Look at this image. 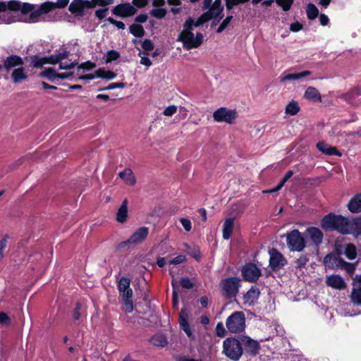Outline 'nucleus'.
Here are the masks:
<instances>
[{"mask_svg": "<svg viewBox=\"0 0 361 361\" xmlns=\"http://www.w3.org/2000/svg\"><path fill=\"white\" fill-rule=\"evenodd\" d=\"M223 11L221 0H214L212 8L203 13L196 20L192 17H188L185 20L183 25V29L179 33L177 40L181 42L187 50L199 47L203 42V35L198 32L195 37L192 32L194 27H200L212 19L218 18V21H220L224 16Z\"/></svg>", "mask_w": 361, "mask_h": 361, "instance_id": "obj_1", "label": "nucleus"}, {"mask_svg": "<svg viewBox=\"0 0 361 361\" xmlns=\"http://www.w3.org/2000/svg\"><path fill=\"white\" fill-rule=\"evenodd\" d=\"M321 228L325 231H336L341 235H361V216L351 219L341 215L330 212L321 219Z\"/></svg>", "mask_w": 361, "mask_h": 361, "instance_id": "obj_2", "label": "nucleus"}, {"mask_svg": "<svg viewBox=\"0 0 361 361\" xmlns=\"http://www.w3.org/2000/svg\"><path fill=\"white\" fill-rule=\"evenodd\" d=\"M33 8V6L30 3L21 4L17 0H11L7 3L6 1H0V19L2 22L10 24L16 22V16L9 15L8 11H20L21 14L26 15L29 13Z\"/></svg>", "mask_w": 361, "mask_h": 361, "instance_id": "obj_3", "label": "nucleus"}, {"mask_svg": "<svg viewBox=\"0 0 361 361\" xmlns=\"http://www.w3.org/2000/svg\"><path fill=\"white\" fill-rule=\"evenodd\" d=\"M70 0H57L56 2L45 1L39 6L32 4L33 8L26 20L27 23H37L44 20V15L48 14L56 8H66Z\"/></svg>", "mask_w": 361, "mask_h": 361, "instance_id": "obj_4", "label": "nucleus"}, {"mask_svg": "<svg viewBox=\"0 0 361 361\" xmlns=\"http://www.w3.org/2000/svg\"><path fill=\"white\" fill-rule=\"evenodd\" d=\"M115 0H72L68 11L75 17H83L86 11L97 6L105 7L111 5Z\"/></svg>", "mask_w": 361, "mask_h": 361, "instance_id": "obj_5", "label": "nucleus"}, {"mask_svg": "<svg viewBox=\"0 0 361 361\" xmlns=\"http://www.w3.org/2000/svg\"><path fill=\"white\" fill-rule=\"evenodd\" d=\"M131 280L126 276H122L118 281V290L119 298L121 299L126 313H131L133 311V291L130 288Z\"/></svg>", "mask_w": 361, "mask_h": 361, "instance_id": "obj_6", "label": "nucleus"}, {"mask_svg": "<svg viewBox=\"0 0 361 361\" xmlns=\"http://www.w3.org/2000/svg\"><path fill=\"white\" fill-rule=\"evenodd\" d=\"M223 353L231 360H239L243 353L241 336L226 338L223 342Z\"/></svg>", "mask_w": 361, "mask_h": 361, "instance_id": "obj_7", "label": "nucleus"}, {"mask_svg": "<svg viewBox=\"0 0 361 361\" xmlns=\"http://www.w3.org/2000/svg\"><path fill=\"white\" fill-rule=\"evenodd\" d=\"M149 234V228L145 226L137 228L126 240L119 243L116 245V250L119 251H128L131 245H135L145 241Z\"/></svg>", "mask_w": 361, "mask_h": 361, "instance_id": "obj_8", "label": "nucleus"}, {"mask_svg": "<svg viewBox=\"0 0 361 361\" xmlns=\"http://www.w3.org/2000/svg\"><path fill=\"white\" fill-rule=\"evenodd\" d=\"M240 279L238 277H228L221 281V293L226 299L236 297L240 287Z\"/></svg>", "mask_w": 361, "mask_h": 361, "instance_id": "obj_9", "label": "nucleus"}, {"mask_svg": "<svg viewBox=\"0 0 361 361\" xmlns=\"http://www.w3.org/2000/svg\"><path fill=\"white\" fill-rule=\"evenodd\" d=\"M245 316L243 312L235 311L226 319V326L228 331L232 334H241L245 329Z\"/></svg>", "mask_w": 361, "mask_h": 361, "instance_id": "obj_10", "label": "nucleus"}, {"mask_svg": "<svg viewBox=\"0 0 361 361\" xmlns=\"http://www.w3.org/2000/svg\"><path fill=\"white\" fill-rule=\"evenodd\" d=\"M286 243L290 250L293 252H302L306 246L305 238L297 229L287 233Z\"/></svg>", "mask_w": 361, "mask_h": 361, "instance_id": "obj_11", "label": "nucleus"}, {"mask_svg": "<svg viewBox=\"0 0 361 361\" xmlns=\"http://www.w3.org/2000/svg\"><path fill=\"white\" fill-rule=\"evenodd\" d=\"M238 117V113L235 109H228L226 107H220L213 113L214 120L216 122H225L228 124L235 123Z\"/></svg>", "mask_w": 361, "mask_h": 361, "instance_id": "obj_12", "label": "nucleus"}, {"mask_svg": "<svg viewBox=\"0 0 361 361\" xmlns=\"http://www.w3.org/2000/svg\"><path fill=\"white\" fill-rule=\"evenodd\" d=\"M241 274L245 281L255 283L262 275V271L255 264L250 262L243 267Z\"/></svg>", "mask_w": 361, "mask_h": 361, "instance_id": "obj_13", "label": "nucleus"}, {"mask_svg": "<svg viewBox=\"0 0 361 361\" xmlns=\"http://www.w3.org/2000/svg\"><path fill=\"white\" fill-rule=\"evenodd\" d=\"M114 15L123 18L133 16L137 10L130 3H121L114 6L111 10Z\"/></svg>", "mask_w": 361, "mask_h": 361, "instance_id": "obj_14", "label": "nucleus"}, {"mask_svg": "<svg viewBox=\"0 0 361 361\" xmlns=\"http://www.w3.org/2000/svg\"><path fill=\"white\" fill-rule=\"evenodd\" d=\"M269 267L273 271L281 269L286 264L287 260L276 249L270 250Z\"/></svg>", "mask_w": 361, "mask_h": 361, "instance_id": "obj_15", "label": "nucleus"}, {"mask_svg": "<svg viewBox=\"0 0 361 361\" xmlns=\"http://www.w3.org/2000/svg\"><path fill=\"white\" fill-rule=\"evenodd\" d=\"M243 350L246 354L251 356H256L259 351V343L247 336H241Z\"/></svg>", "mask_w": 361, "mask_h": 361, "instance_id": "obj_16", "label": "nucleus"}, {"mask_svg": "<svg viewBox=\"0 0 361 361\" xmlns=\"http://www.w3.org/2000/svg\"><path fill=\"white\" fill-rule=\"evenodd\" d=\"M29 60L30 61V66L33 68H41L44 64L55 65L58 63L55 54L42 58H39L37 55H32L29 57Z\"/></svg>", "mask_w": 361, "mask_h": 361, "instance_id": "obj_17", "label": "nucleus"}, {"mask_svg": "<svg viewBox=\"0 0 361 361\" xmlns=\"http://www.w3.org/2000/svg\"><path fill=\"white\" fill-rule=\"evenodd\" d=\"M4 68L8 73L14 68H19L24 64V60L22 57L16 54H11L4 59Z\"/></svg>", "mask_w": 361, "mask_h": 361, "instance_id": "obj_18", "label": "nucleus"}, {"mask_svg": "<svg viewBox=\"0 0 361 361\" xmlns=\"http://www.w3.org/2000/svg\"><path fill=\"white\" fill-rule=\"evenodd\" d=\"M260 291L255 286H252L251 288L243 295V302L245 305L252 306L255 305L258 298H259Z\"/></svg>", "mask_w": 361, "mask_h": 361, "instance_id": "obj_19", "label": "nucleus"}, {"mask_svg": "<svg viewBox=\"0 0 361 361\" xmlns=\"http://www.w3.org/2000/svg\"><path fill=\"white\" fill-rule=\"evenodd\" d=\"M326 283L328 286L337 290H343L346 287L344 279L341 276L336 274L328 276Z\"/></svg>", "mask_w": 361, "mask_h": 361, "instance_id": "obj_20", "label": "nucleus"}, {"mask_svg": "<svg viewBox=\"0 0 361 361\" xmlns=\"http://www.w3.org/2000/svg\"><path fill=\"white\" fill-rule=\"evenodd\" d=\"M179 324L180 329L185 331L189 338L193 337L192 331L188 323V315L185 310H181L179 314Z\"/></svg>", "mask_w": 361, "mask_h": 361, "instance_id": "obj_21", "label": "nucleus"}, {"mask_svg": "<svg viewBox=\"0 0 361 361\" xmlns=\"http://www.w3.org/2000/svg\"><path fill=\"white\" fill-rule=\"evenodd\" d=\"M307 233L315 246L318 247L322 243L324 235L319 228L314 226L310 227L307 229Z\"/></svg>", "mask_w": 361, "mask_h": 361, "instance_id": "obj_22", "label": "nucleus"}, {"mask_svg": "<svg viewBox=\"0 0 361 361\" xmlns=\"http://www.w3.org/2000/svg\"><path fill=\"white\" fill-rule=\"evenodd\" d=\"M317 148L323 154L332 156L336 155L338 157L341 156V153L336 147L331 146L326 143L324 141L319 142L317 144Z\"/></svg>", "mask_w": 361, "mask_h": 361, "instance_id": "obj_23", "label": "nucleus"}, {"mask_svg": "<svg viewBox=\"0 0 361 361\" xmlns=\"http://www.w3.org/2000/svg\"><path fill=\"white\" fill-rule=\"evenodd\" d=\"M348 209L353 214L361 212V192L355 195L347 204Z\"/></svg>", "mask_w": 361, "mask_h": 361, "instance_id": "obj_24", "label": "nucleus"}, {"mask_svg": "<svg viewBox=\"0 0 361 361\" xmlns=\"http://www.w3.org/2000/svg\"><path fill=\"white\" fill-rule=\"evenodd\" d=\"M340 259H343L339 255L330 253L326 255L324 262L326 267L329 268L334 269L339 268L341 266V263L339 262Z\"/></svg>", "mask_w": 361, "mask_h": 361, "instance_id": "obj_25", "label": "nucleus"}, {"mask_svg": "<svg viewBox=\"0 0 361 361\" xmlns=\"http://www.w3.org/2000/svg\"><path fill=\"white\" fill-rule=\"evenodd\" d=\"M11 77L14 83H20L22 81L27 80L28 75L25 73V68L19 67L13 71Z\"/></svg>", "mask_w": 361, "mask_h": 361, "instance_id": "obj_26", "label": "nucleus"}, {"mask_svg": "<svg viewBox=\"0 0 361 361\" xmlns=\"http://www.w3.org/2000/svg\"><path fill=\"white\" fill-rule=\"evenodd\" d=\"M234 218H228L224 223L223 238L224 240H228L231 237L234 228Z\"/></svg>", "mask_w": 361, "mask_h": 361, "instance_id": "obj_27", "label": "nucleus"}, {"mask_svg": "<svg viewBox=\"0 0 361 361\" xmlns=\"http://www.w3.org/2000/svg\"><path fill=\"white\" fill-rule=\"evenodd\" d=\"M118 176L121 178L123 179L128 185H134L136 183V179L130 168H126L123 171H120Z\"/></svg>", "mask_w": 361, "mask_h": 361, "instance_id": "obj_28", "label": "nucleus"}, {"mask_svg": "<svg viewBox=\"0 0 361 361\" xmlns=\"http://www.w3.org/2000/svg\"><path fill=\"white\" fill-rule=\"evenodd\" d=\"M128 216V201L127 200H124L120 206L117 214H116V220L119 223H124L127 220Z\"/></svg>", "mask_w": 361, "mask_h": 361, "instance_id": "obj_29", "label": "nucleus"}, {"mask_svg": "<svg viewBox=\"0 0 361 361\" xmlns=\"http://www.w3.org/2000/svg\"><path fill=\"white\" fill-rule=\"evenodd\" d=\"M305 98L312 101H321V95L319 91L314 87H308L305 92Z\"/></svg>", "mask_w": 361, "mask_h": 361, "instance_id": "obj_30", "label": "nucleus"}, {"mask_svg": "<svg viewBox=\"0 0 361 361\" xmlns=\"http://www.w3.org/2000/svg\"><path fill=\"white\" fill-rule=\"evenodd\" d=\"M116 74L111 71H106L104 68H99L96 71V78L106 79L108 80H113L116 77Z\"/></svg>", "mask_w": 361, "mask_h": 361, "instance_id": "obj_31", "label": "nucleus"}, {"mask_svg": "<svg viewBox=\"0 0 361 361\" xmlns=\"http://www.w3.org/2000/svg\"><path fill=\"white\" fill-rule=\"evenodd\" d=\"M293 173H294L292 170H288L275 188H274L273 189L269 190L264 191L263 192L271 193V192H275L279 191L283 187V185L288 181V180L293 176Z\"/></svg>", "mask_w": 361, "mask_h": 361, "instance_id": "obj_32", "label": "nucleus"}, {"mask_svg": "<svg viewBox=\"0 0 361 361\" xmlns=\"http://www.w3.org/2000/svg\"><path fill=\"white\" fill-rule=\"evenodd\" d=\"M129 32L135 37H142L145 31L143 26L140 24L133 23L129 27Z\"/></svg>", "mask_w": 361, "mask_h": 361, "instance_id": "obj_33", "label": "nucleus"}, {"mask_svg": "<svg viewBox=\"0 0 361 361\" xmlns=\"http://www.w3.org/2000/svg\"><path fill=\"white\" fill-rule=\"evenodd\" d=\"M344 254L350 260L355 259L357 257V248L353 243H348L345 247Z\"/></svg>", "mask_w": 361, "mask_h": 361, "instance_id": "obj_34", "label": "nucleus"}, {"mask_svg": "<svg viewBox=\"0 0 361 361\" xmlns=\"http://www.w3.org/2000/svg\"><path fill=\"white\" fill-rule=\"evenodd\" d=\"M306 13L307 18L312 20L319 16V9L314 4L309 3L306 6Z\"/></svg>", "mask_w": 361, "mask_h": 361, "instance_id": "obj_35", "label": "nucleus"}, {"mask_svg": "<svg viewBox=\"0 0 361 361\" xmlns=\"http://www.w3.org/2000/svg\"><path fill=\"white\" fill-rule=\"evenodd\" d=\"M185 246L187 250V253L192 257V258L195 259L197 261H200L202 255L200 250V247L198 246H193L191 247L188 245V244H185Z\"/></svg>", "mask_w": 361, "mask_h": 361, "instance_id": "obj_36", "label": "nucleus"}, {"mask_svg": "<svg viewBox=\"0 0 361 361\" xmlns=\"http://www.w3.org/2000/svg\"><path fill=\"white\" fill-rule=\"evenodd\" d=\"M142 48L143 49V51H140L138 54L139 56H141V55H149V51H152L154 49V45L150 39H145L142 42Z\"/></svg>", "mask_w": 361, "mask_h": 361, "instance_id": "obj_37", "label": "nucleus"}, {"mask_svg": "<svg viewBox=\"0 0 361 361\" xmlns=\"http://www.w3.org/2000/svg\"><path fill=\"white\" fill-rule=\"evenodd\" d=\"M351 302L356 305L361 306V288H353L351 293Z\"/></svg>", "mask_w": 361, "mask_h": 361, "instance_id": "obj_38", "label": "nucleus"}, {"mask_svg": "<svg viewBox=\"0 0 361 361\" xmlns=\"http://www.w3.org/2000/svg\"><path fill=\"white\" fill-rule=\"evenodd\" d=\"M300 110V108L298 104L294 101L289 102L286 106V114L291 116L296 115Z\"/></svg>", "mask_w": 361, "mask_h": 361, "instance_id": "obj_39", "label": "nucleus"}, {"mask_svg": "<svg viewBox=\"0 0 361 361\" xmlns=\"http://www.w3.org/2000/svg\"><path fill=\"white\" fill-rule=\"evenodd\" d=\"M58 73L53 68H47L42 71L39 75L43 78H47L50 81H53L55 78H57Z\"/></svg>", "mask_w": 361, "mask_h": 361, "instance_id": "obj_40", "label": "nucleus"}, {"mask_svg": "<svg viewBox=\"0 0 361 361\" xmlns=\"http://www.w3.org/2000/svg\"><path fill=\"white\" fill-rule=\"evenodd\" d=\"M152 344L157 346L164 347L167 345L166 338L163 335H155L151 338Z\"/></svg>", "mask_w": 361, "mask_h": 361, "instance_id": "obj_41", "label": "nucleus"}, {"mask_svg": "<svg viewBox=\"0 0 361 361\" xmlns=\"http://www.w3.org/2000/svg\"><path fill=\"white\" fill-rule=\"evenodd\" d=\"M250 0H225L226 8L228 11H231L235 6L244 4Z\"/></svg>", "mask_w": 361, "mask_h": 361, "instance_id": "obj_42", "label": "nucleus"}, {"mask_svg": "<svg viewBox=\"0 0 361 361\" xmlns=\"http://www.w3.org/2000/svg\"><path fill=\"white\" fill-rule=\"evenodd\" d=\"M149 13L151 16L155 18L162 19L166 16L167 12L164 8H155L152 9Z\"/></svg>", "mask_w": 361, "mask_h": 361, "instance_id": "obj_43", "label": "nucleus"}, {"mask_svg": "<svg viewBox=\"0 0 361 361\" xmlns=\"http://www.w3.org/2000/svg\"><path fill=\"white\" fill-rule=\"evenodd\" d=\"M309 260L308 254L301 255L300 257L295 261V267L300 269L305 267Z\"/></svg>", "mask_w": 361, "mask_h": 361, "instance_id": "obj_44", "label": "nucleus"}, {"mask_svg": "<svg viewBox=\"0 0 361 361\" xmlns=\"http://www.w3.org/2000/svg\"><path fill=\"white\" fill-rule=\"evenodd\" d=\"M171 286L173 288V293H172V302L173 306H176L178 303V291L179 288L177 284V282L173 280L171 281Z\"/></svg>", "mask_w": 361, "mask_h": 361, "instance_id": "obj_45", "label": "nucleus"}, {"mask_svg": "<svg viewBox=\"0 0 361 361\" xmlns=\"http://www.w3.org/2000/svg\"><path fill=\"white\" fill-rule=\"evenodd\" d=\"M276 4L280 6L283 11H288L294 3V0H275Z\"/></svg>", "mask_w": 361, "mask_h": 361, "instance_id": "obj_46", "label": "nucleus"}, {"mask_svg": "<svg viewBox=\"0 0 361 361\" xmlns=\"http://www.w3.org/2000/svg\"><path fill=\"white\" fill-rule=\"evenodd\" d=\"M360 95H361V90L358 87H354L348 92L344 97L346 100L350 102L352 99Z\"/></svg>", "mask_w": 361, "mask_h": 361, "instance_id": "obj_47", "label": "nucleus"}, {"mask_svg": "<svg viewBox=\"0 0 361 361\" xmlns=\"http://www.w3.org/2000/svg\"><path fill=\"white\" fill-rule=\"evenodd\" d=\"M96 67V64L90 61H87L85 63H81L77 68V72L79 74L81 70L84 71H92Z\"/></svg>", "mask_w": 361, "mask_h": 361, "instance_id": "obj_48", "label": "nucleus"}, {"mask_svg": "<svg viewBox=\"0 0 361 361\" xmlns=\"http://www.w3.org/2000/svg\"><path fill=\"white\" fill-rule=\"evenodd\" d=\"M339 262L341 263V266L339 268L344 269L348 274H352L355 269V265L353 263L348 262L344 259H340Z\"/></svg>", "mask_w": 361, "mask_h": 361, "instance_id": "obj_49", "label": "nucleus"}, {"mask_svg": "<svg viewBox=\"0 0 361 361\" xmlns=\"http://www.w3.org/2000/svg\"><path fill=\"white\" fill-rule=\"evenodd\" d=\"M233 16H228L219 25V27L216 30L217 33L222 32L226 28L228 27L231 20H233Z\"/></svg>", "mask_w": 361, "mask_h": 361, "instance_id": "obj_50", "label": "nucleus"}, {"mask_svg": "<svg viewBox=\"0 0 361 361\" xmlns=\"http://www.w3.org/2000/svg\"><path fill=\"white\" fill-rule=\"evenodd\" d=\"M120 57V54L116 50L108 51L106 54L105 61L106 63L117 60Z\"/></svg>", "mask_w": 361, "mask_h": 361, "instance_id": "obj_51", "label": "nucleus"}, {"mask_svg": "<svg viewBox=\"0 0 361 361\" xmlns=\"http://www.w3.org/2000/svg\"><path fill=\"white\" fill-rule=\"evenodd\" d=\"M216 334L219 337H224L226 334V329L224 326V324L221 322H219L216 324V329H215Z\"/></svg>", "mask_w": 361, "mask_h": 361, "instance_id": "obj_52", "label": "nucleus"}, {"mask_svg": "<svg viewBox=\"0 0 361 361\" xmlns=\"http://www.w3.org/2000/svg\"><path fill=\"white\" fill-rule=\"evenodd\" d=\"M149 0H132V5L137 8H142L146 7L149 4Z\"/></svg>", "mask_w": 361, "mask_h": 361, "instance_id": "obj_53", "label": "nucleus"}, {"mask_svg": "<svg viewBox=\"0 0 361 361\" xmlns=\"http://www.w3.org/2000/svg\"><path fill=\"white\" fill-rule=\"evenodd\" d=\"M180 285L186 289H191L193 287V283L188 277L182 278L180 281Z\"/></svg>", "mask_w": 361, "mask_h": 361, "instance_id": "obj_54", "label": "nucleus"}, {"mask_svg": "<svg viewBox=\"0 0 361 361\" xmlns=\"http://www.w3.org/2000/svg\"><path fill=\"white\" fill-rule=\"evenodd\" d=\"M106 20L109 21L111 24L116 26L119 30H124L126 28V25L123 22L116 20L112 17H109Z\"/></svg>", "mask_w": 361, "mask_h": 361, "instance_id": "obj_55", "label": "nucleus"}, {"mask_svg": "<svg viewBox=\"0 0 361 361\" xmlns=\"http://www.w3.org/2000/svg\"><path fill=\"white\" fill-rule=\"evenodd\" d=\"M81 304L80 302H77L75 304V308L73 312V318L75 321H77L81 317Z\"/></svg>", "mask_w": 361, "mask_h": 361, "instance_id": "obj_56", "label": "nucleus"}, {"mask_svg": "<svg viewBox=\"0 0 361 361\" xmlns=\"http://www.w3.org/2000/svg\"><path fill=\"white\" fill-rule=\"evenodd\" d=\"M103 8H99L95 11V16L100 20H103L106 16V13L109 10L106 6Z\"/></svg>", "mask_w": 361, "mask_h": 361, "instance_id": "obj_57", "label": "nucleus"}, {"mask_svg": "<svg viewBox=\"0 0 361 361\" xmlns=\"http://www.w3.org/2000/svg\"><path fill=\"white\" fill-rule=\"evenodd\" d=\"M177 111V106L176 105H171L167 106L163 111V114L166 116H171Z\"/></svg>", "mask_w": 361, "mask_h": 361, "instance_id": "obj_58", "label": "nucleus"}, {"mask_svg": "<svg viewBox=\"0 0 361 361\" xmlns=\"http://www.w3.org/2000/svg\"><path fill=\"white\" fill-rule=\"evenodd\" d=\"M11 322V318L6 312H0V324L4 325H9Z\"/></svg>", "mask_w": 361, "mask_h": 361, "instance_id": "obj_59", "label": "nucleus"}, {"mask_svg": "<svg viewBox=\"0 0 361 361\" xmlns=\"http://www.w3.org/2000/svg\"><path fill=\"white\" fill-rule=\"evenodd\" d=\"M77 65H78V62H76V61L71 62L70 63H68L66 62H65V63L61 62L59 63V68L62 69V70H71V69L73 68L74 67H75Z\"/></svg>", "mask_w": 361, "mask_h": 361, "instance_id": "obj_60", "label": "nucleus"}, {"mask_svg": "<svg viewBox=\"0 0 361 361\" xmlns=\"http://www.w3.org/2000/svg\"><path fill=\"white\" fill-rule=\"evenodd\" d=\"M186 260V257L183 255H178L177 257H174L173 259H172L169 263L171 264H174V265H176V264H180L182 262H184Z\"/></svg>", "mask_w": 361, "mask_h": 361, "instance_id": "obj_61", "label": "nucleus"}, {"mask_svg": "<svg viewBox=\"0 0 361 361\" xmlns=\"http://www.w3.org/2000/svg\"><path fill=\"white\" fill-rule=\"evenodd\" d=\"M180 222L186 231H190L192 228V224L190 219L185 218L180 219Z\"/></svg>", "mask_w": 361, "mask_h": 361, "instance_id": "obj_62", "label": "nucleus"}, {"mask_svg": "<svg viewBox=\"0 0 361 361\" xmlns=\"http://www.w3.org/2000/svg\"><path fill=\"white\" fill-rule=\"evenodd\" d=\"M303 25L302 23H300L298 21H296L295 23H293L290 25V30L293 32H297L302 30Z\"/></svg>", "mask_w": 361, "mask_h": 361, "instance_id": "obj_63", "label": "nucleus"}, {"mask_svg": "<svg viewBox=\"0 0 361 361\" xmlns=\"http://www.w3.org/2000/svg\"><path fill=\"white\" fill-rule=\"evenodd\" d=\"M148 19V15L146 13H140L135 18V22L137 24L144 23Z\"/></svg>", "mask_w": 361, "mask_h": 361, "instance_id": "obj_64", "label": "nucleus"}]
</instances>
